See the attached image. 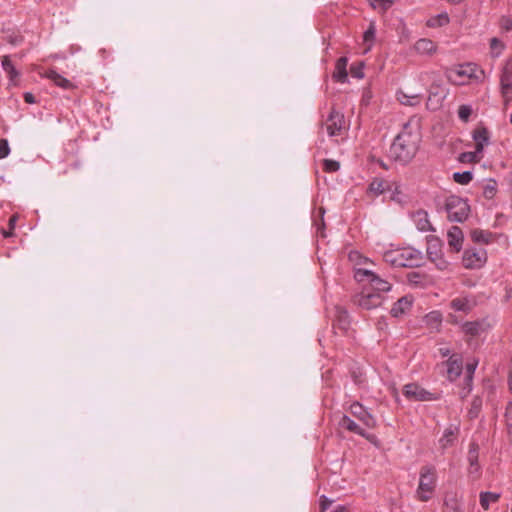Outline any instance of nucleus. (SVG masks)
<instances>
[{"mask_svg": "<svg viewBox=\"0 0 512 512\" xmlns=\"http://www.w3.org/2000/svg\"><path fill=\"white\" fill-rule=\"evenodd\" d=\"M340 165L337 161L326 159L324 160V169L327 172H335L339 169Z\"/></svg>", "mask_w": 512, "mask_h": 512, "instance_id": "a18cd8bd", "label": "nucleus"}, {"mask_svg": "<svg viewBox=\"0 0 512 512\" xmlns=\"http://www.w3.org/2000/svg\"><path fill=\"white\" fill-rule=\"evenodd\" d=\"M411 218L420 232H429L434 230L426 211L417 210L411 214Z\"/></svg>", "mask_w": 512, "mask_h": 512, "instance_id": "ddd939ff", "label": "nucleus"}, {"mask_svg": "<svg viewBox=\"0 0 512 512\" xmlns=\"http://www.w3.org/2000/svg\"><path fill=\"white\" fill-rule=\"evenodd\" d=\"M349 259L351 261H357V260H362V257L358 252H351L349 254Z\"/></svg>", "mask_w": 512, "mask_h": 512, "instance_id": "603ef678", "label": "nucleus"}, {"mask_svg": "<svg viewBox=\"0 0 512 512\" xmlns=\"http://www.w3.org/2000/svg\"><path fill=\"white\" fill-rule=\"evenodd\" d=\"M447 378L450 381L456 380L462 371V360L459 356L453 355L447 361Z\"/></svg>", "mask_w": 512, "mask_h": 512, "instance_id": "aec40b11", "label": "nucleus"}, {"mask_svg": "<svg viewBox=\"0 0 512 512\" xmlns=\"http://www.w3.org/2000/svg\"><path fill=\"white\" fill-rule=\"evenodd\" d=\"M388 187L389 185L385 180L374 179L369 186V191L375 196H378L383 194L388 189Z\"/></svg>", "mask_w": 512, "mask_h": 512, "instance_id": "7c9ffc66", "label": "nucleus"}, {"mask_svg": "<svg viewBox=\"0 0 512 512\" xmlns=\"http://www.w3.org/2000/svg\"><path fill=\"white\" fill-rule=\"evenodd\" d=\"M468 460L470 463V472L471 473L478 472V470H479L478 453H477V447L474 444L471 445V448L469 450Z\"/></svg>", "mask_w": 512, "mask_h": 512, "instance_id": "f704fd0d", "label": "nucleus"}, {"mask_svg": "<svg viewBox=\"0 0 512 512\" xmlns=\"http://www.w3.org/2000/svg\"><path fill=\"white\" fill-rule=\"evenodd\" d=\"M496 182L493 180H490L485 186L483 190V194L486 198L491 199L494 197L496 193Z\"/></svg>", "mask_w": 512, "mask_h": 512, "instance_id": "ea45409f", "label": "nucleus"}, {"mask_svg": "<svg viewBox=\"0 0 512 512\" xmlns=\"http://www.w3.org/2000/svg\"><path fill=\"white\" fill-rule=\"evenodd\" d=\"M46 77L54 82L57 86L64 89H69L72 87V83L68 79L64 78L54 70L47 71Z\"/></svg>", "mask_w": 512, "mask_h": 512, "instance_id": "393cba45", "label": "nucleus"}, {"mask_svg": "<svg viewBox=\"0 0 512 512\" xmlns=\"http://www.w3.org/2000/svg\"><path fill=\"white\" fill-rule=\"evenodd\" d=\"M449 23V16L447 13H441L436 16L431 17L427 21V26L431 28L445 26Z\"/></svg>", "mask_w": 512, "mask_h": 512, "instance_id": "2f4dec72", "label": "nucleus"}, {"mask_svg": "<svg viewBox=\"0 0 512 512\" xmlns=\"http://www.w3.org/2000/svg\"><path fill=\"white\" fill-rule=\"evenodd\" d=\"M350 411L352 415L359 419L366 427L373 428L376 425L375 418L366 411L360 403H353L350 406Z\"/></svg>", "mask_w": 512, "mask_h": 512, "instance_id": "9b49d317", "label": "nucleus"}, {"mask_svg": "<svg viewBox=\"0 0 512 512\" xmlns=\"http://www.w3.org/2000/svg\"><path fill=\"white\" fill-rule=\"evenodd\" d=\"M510 122H511V124H512V114L510 115Z\"/></svg>", "mask_w": 512, "mask_h": 512, "instance_id": "e2e57ef3", "label": "nucleus"}, {"mask_svg": "<svg viewBox=\"0 0 512 512\" xmlns=\"http://www.w3.org/2000/svg\"><path fill=\"white\" fill-rule=\"evenodd\" d=\"M473 179V174L470 171L455 172L453 174V180L461 185L469 184Z\"/></svg>", "mask_w": 512, "mask_h": 512, "instance_id": "c9c22d12", "label": "nucleus"}, {"mask_svg": "<svg viewBox=\"0 0 512 512\" xmlns=\"http://www.w3.org/2000/svg\"><path fill=\"white\" fill-rule=\"evenodd\" d=\"M343 318H346V312H343ZM340 321H341V322L343 321V323H344V324H346V322H345V320H344V319H342V318H341V319H340Z\"/></svg>", "mask_w": 512, "mask_h": 512, "instance_id": "bf43d9fd", "label": "nucleus"}, {"mask_svg": "<svg viewBox=\"0 0 512 512\" xmlns=\"http://www.w3.org/2000/svg\"><path fill=\"white\" fill-rule=\"evenodd\" d=\"M404 396L413 401H428L432 400V394L417 384H407L403 388Z\"/></svg>", "mask_w": 512, "mask_h": 512, "instance_id": "9d476101", "label": "nucleus"}, {"mask_svg": "<svg viewBox=\"0 0 512 512\" xmlns=\"http://www.w3.org/2000/svg\"><path fill=\"white\" fill-rule=\"evenodd\" d=\"M344 124V116L335 110L331 111L326 121V130L328 135L330 137L340 135L345 127Z\"/></svg>", "mask_w": 512, "mask_h": 512, "instance_id": "1a4fd4ad", "label": "nucleus"}, {"mask_svg": "<svg viewBox=\"0 0 512 512\" xmlns=\"http://www.w3.org/2000/svg\"><path fill=\"white\" fill-rule=\"evenodd\" d=\"M437 470L432 465L421 467L419 472V483L416 489L417 499L427 502L434 496L437 486Z\"/></svg>", "mask_w": 512, "mask_h": 512, "instance_id": "7ed1b4c3", "label": "nucleus"}, {"mask_svg": "<svg viewBox=\"0 0 512 512\" xmlns=\"http://www.w3.org/2000/svg\"><path fill=\"white\" fill-rule=\"evenodd\" d=\"M461 329L466 335L478 336L485 331V325L483 322L479 321L465 322Z\"/></svg>", "mask_w": 512, "mask_h": 512, "instance_id": "b1692460", "label": "nucleus"}, {"mask_svg": "<svg viewBox=\"0 0 512 512\" xmlns=\"http://www.w3.org/2000/svg\"><path fill=\"white\" fill-rule=\"evenodd\" d=\"M427 255L431 261H436L442 255L441 247L437 241H430L427 247Z\"/></svg>", "mask_w": 512, "mask_h": 512, "instance_id": "72a5a7b5", "label": "nucleus"}, {"mask_svg": "<svg viewBox=\"0 0 512 512\" xmlns=\"http://www.w3.org/2000/svg\"><path fill=\"white\" fill-rule=\"evenodd\" d=\"M505 417L507 425L509 427H512V404L507 408Z\"/></svg>", "mask_w": 512, "mask_h": 512, "instance_id": "8fccbe9b", "label": "nucleus"}, {"mask_svg": "<svg viewBox=\"0 0 512 512\" xmlns=\"http://www.w3.org/2000/svg\"><path fill=\"white\" fill-rule=\"evenodd\" d=\"M334 512H348L347 509L343 506H338Z\"/></svg>", "mask_w": 512, "mask_h": 512, "instance_id": "6e6d98bb", "label": "nucleus"}, {"mask_svg": "<svg viewBox=\"0 0 512 512\" xmlns=\"http://www.w3.org/2000/svg\"><path fill=\"white\" fill-rule=\"evenodd\" d=\"M445 74L451 84L461 86L467 84L470 79L481 80L484 72L476 64L467 63L449 68Z\"/></svg>", "mask_w": 512, "mask_h": 512, "instance_id": "20e7f679", "label": "nucleus"}, {"mask_svg": "<svg viewBox=\"0 0 512 512\" xmlns=\"http://www.w3.org/2000/svg\"><path fill=\"white\" fill-rule=\"evenodd\" d=\"M471 238L474 242L486 244L490 242L492 234L485 230L475 229L471 232Z\"/></svg>", "mask_w": 512, "mask_h": 512, "instance_id": "473e14b6", "label": "nucleus"}, {"mask_svg": "<svg viewBox=\"0 0 512 512\" xmlns=\"http://www.w3.org/2000/svg\"><path fill=\"white\" fill-rule=\"evenodd\" d=\"M449 306L456 312L467 314L475 306V300L470 296H460L452 299Z\"/></svg>", "mask_w": 512, "mask_h": 512, "instance_id": "f8f14e48", "label": "nucleus"}, {"mask_svg": "<svg viewBox=\"0 0 512 512\" xmlns=\"http://www.w3.org/2000/svg\"><path fill=\"white\" fill-rule=\"evenodd\" d=\"M417 278H419V275L416 274V273H412V274L409 275V281L410 282L417 283Z\"/></svg>", "mask_w": 512, "mask_h": 512, "instance_id": "5fc2aeb1", "label": "nucleus"}, {"mask_svg": "<svg viewBox=\"0 0 512 512\" xmlns=\"http://www.w3.org/2000/svg\"><path fill=\"white\" fill-rule=\"evenodd\" d=\"M24 99L29 104L35 103V97H34V95L32 93H29V92L25 93L24 94Z\"/></svg>", "mask_w": 512, "mask_h": 512, "instance_id": "3c124183", "label": "nucleus"}, {"mask_svg": "<svg viewBox=\"0 0 512 512\" xmlns=\"http://www.w3.org/2000/svg\"><path fill=\"white\" fill-rule=\"evenodd\" d=\"M459 432V427L455 424L449 425L443 432V435L439 439V446L444 451L451 445H453L454 441L457 438Z\"/></svg>", "mask_w": 512, "mask_h": 512, "instance_id": "f3484780", "label": "nucleus"}, {"mask_svg": "<svg viewBox=\"0 0 512 512\" xmlns=\"http://www.w3.org/2000/svg\"><path fill=\"white\" fill-rule=\"evenodd\" d=\"M375 36V28L371 25L364 33V41L371 42Z\"/></svg>", "mask_w": 512, "mask_h": 512, "instance_id": "de8ad7c7", "label": "nucleus"}, {"mask_svg": "<svg viewBox=\"0 0 512 512\" xmlns=\"http://www.w3.org/2000/svg\"><path fill=\"white\" fill-rule=\"evenodd\" d=\"M17 215H13L9 220V226L10 229H13L15 227L16 221H17Z\"/></svg>", "mask_w": 512, "mask_h": 512, "instance_id": "864d4df0", "label": "nucleus"}, {"mask_svg": "<svg viewBox=\"0 0 512 512\" xmlns=\"http://www.w3.org/2000/svg\"><path fill=\"white\" fill-rule=\"evenodd\" d=\"M440 352H441V354H442L444 357H445V356H447V355L449 354V350H448V349H443V348H441V349H440Z\"/></svg>", "mask_w": 512, "mask_h": 512, "instance_id": "4d7b16f0", "label": "nucleus"}, {"mask_svg": "<svg viewBox=\"0 0 512 512\" xmlns=\"http://www.w3.org/2000/svg\"><path fill=\"white\" fill-rule=\"evenodd\" d=\"M414 50L422 56H432L437 52V45L428 38H421L414 44Z\"/></svg>", "mask_w": 512, "mask_h": 512, "instance_id": "dca6fc26", "label": "nucleus"}, {"mask_svg": "<svg viewBox=\"0 0 512 512\" xmlns=\"http://www.w3.org/2000/svg\"><path fill=\"white\" fill-rule=\"evenodd\" d=\"M10 235H11V233H6V232L4 233V236H5V237H8V236H10Z\"/></svg>", "mask_w": 512, "mask_h": 512, "instance_id": "680f3d73", "label": "nucleus"}, {"mask_svg": "<svg viewBox=\"0 0 512 512\" xmlns=\"http://www.w3.org/2000/svg\"><path fill=\"white\" fill-rule=\"evenodd\" d=\"M501 93L505 103L508 104L512 100V62H507L500 76Z\"/></svg>", "mask_w": 512, "mask_h": 512, "instance_id": "0eeeda50", "label": "nucleus"}, {"mask_svg": "<svg viewBox=\"0 0 512 512\" xmlns=\"http://www.w3.org/2000/svg\"><path fill=\"white\" fill-rule=\"evenodd\" d=\"M347 63L348 59L346 57H341L337 60L336 66H335V72L333 74V77L341 83H345L347 81Z\"/></svg>", "mask_w": 512, "mask_h": 512, "instance_id": "5701e85b", "label": "nucleus"}, {"mask_svg": "<svg viewBox=\"0 0 512 512\" xmlns=\"http://www.w3.org/2000/svg\"><path fill=\"white\" fill-rule=\"evenodd\" d=\"M486 260V251L483 249H467L463 254V265L468 269L481 268Z\"/></svg>", "mask_w": 512, "mask_h": 512, "instance_id": "423d86ee", "label": "nucleus"}, {"mask_svg": "<svg viewBox=\"0 0 512 512\" xmlns=\"http://www.w3.org/2000/svg\"><path fill=\"white\" fill-rule=\"evenodd\" d=\"M396 98L402 105L415 106L420 103L421 93H406L402 90H399L396 93Z\"/></svg>", "mask_w": 512, "mask_h": 512, "instance_id": "4be33fe9", "label": "nucleus"}, {"mask_svg": "<svg viewBox=\"0 0 512 512\" xmlns=\"http://www.w3.org/2000/svg\"><path fill=\"white\" fill-rule=\"evenodd\" d=\"M501 26L506 31L512 29V16H505L501 19Z\"/></svg>", "mask_w": 512, "mask_h": 512, "instance_id": "49530a36", "label": "nucleus"}, {"mask_svg": "<svg viewBox=\"0 0 512 512\" xmlns=\"http://www.w3.org/2000/svg\"><path fill=\"white\" fill-rule=\"evenodd\" d=\"M472 137L475 141V148L483 154L485 146L489 144V131L485 127H478L473 131Z\"/></svg>", "mask_w": 512, "mask_h": 512, "instance_id": "6ab92c4d", "label": "nucleus"}, {"mask_svg": "<svg viewBox=\"0 0 512 512\" xmlns=\"http://www.w3.org/2000/svg\"><path fill=\"white\" fill-rule=\"evenodd\" d=\"M364 63L360 62L357 65H352L350 68V73L352 77L362 79L364 77Z\"/></svg>", "mask_w": 512, "mask_h": 512, "instance_id": "a19ab883", "label": "nucleus"}, {"mask_svg": "<svg viewBox=\"0 0 512 512\" xmlns=\"http://www.w3.org/2000/svg\"><path fill=\"white\" fill-rule=\"evenodd\" d=\"M370 5L374 9H380L381 11H386L389 9L392 4L395 2V0H368Z\"/></svg>", "mask_w": 512, "mask_h": 512, "instance_id": "4c0bfd02", "label": "nucleus"}, {"mask_svg": "<svg viewBox=\"0 0 512 512\" xmlns=\"http://www.w3.org/2000/svg\"><path fill=\"white\" fill-rule=\"evenodd\" d=\"M450 318H451V321H452V322L456 323V319L454 318V316H453V315H450Z\"/></svg>", "mask_w": 512, "mask_h": 512, "instance_id": "052dcab7", "label": "nucleus"}, {"mask_svg": "<svg viewBox=\"0 0 512 512\" xmlns=\"http://www.w3.org/2000/svg\"><path fill=\"white\" fill-rule=\"evenodd\" d=\"M1 65L3 70L9 75L11 81H14V79L18 77V72L12 64L9 56L5 55L2 57Z\"/></svg>", "mask_w": 512, "mask_h": 512, "instance_id": "c756f323", "label": "nucleus"}, {"mask_svg": "<svg viewBox=\"0 0 512 512\" xmlns=\"http://www.w3.org/2000/svg\"><path fill=\"white\" fill-rule=\"evenodd\" d=\"M445 209L448 219L454 222L464 221L470 211L466 200L458 196H450L446 200Z\"/></svg>", "mask_w": 512, "mask_h": 512, "instance_id": "39448f33", "label": "nucleus"}, {"mask_svg": "<svg viewBox=\"0 0 512 512\" xmlns=\"http://www.w3.org/2000/svg\"><path fill=\"white\" fill-rule=\"evenodd\" d=\"M420 143V134L406 125L396 136L389 149V157L400 164L409 163L416 155Z\"/></svg>", "mask_w": 512, "mask_h": 512, "instance_id": "f257e3e1", "label": "nucleus"}, {"mask_svg": "<svg viewBox=\"0 0 512 512\" xmlns=\"http://www.w3.org/2000/svg\"><path fill=\"white\" fill-rule=\"evenodd\" d=\"M426 322L438 326L441 323V315L438 312H431L426 316Z\"/></svg>", "mask_w": 512, "mask_h": 512, "instance_id": "37998d69", "label": "nucleus"}, {"mask_svg": "<svg viewBox=\"0 0 512 512\" xmlns=\"http://www.w3.org/2000/svg\"><path fill=\"white\" fill-rule=\"evenodd\" d=\"M419 80L423 84H425L427 81L431 80L432 84H431V86L429 88L430 95L436 96V95L439 94V89L442 86V80L439 77L437 72H435V71H428V72L421 73L419 75Z\"/></svg>", "mask_w": 512, "mask_h": 512, "instance_id": "4468645a", "label": "nucleus"}, {"mask_svg": "<svg viewBox=\"0 0 512 512\" xmlns=\"http://www.w3.org/2000/svg\"><path fill=\"white\" fill-rule=\"evenodd\" d=\"M477 365H478V361H476V360H474L473 362L467 363V365H466V380L468 382L472 381V377L476 370Z\"/></svg>", "mask_w": 512, "mask_h": 512, "instance_id": "79ce46f5", "label": "nucleus"}, {"mask_svg": "<svg viewBox=\"0 0 512 512\" xmlns=\"http://www.w3.org/2000/svg\"><path fill=\"white\" fill-rule=\"evenodd\" d=\"M10 153L8 141L0 139V159L6 158Z\"/></svg>", "mask_w": 512, "mask_h": 512, "instance_id": "c03bdc74", "label": "nucleus"}, {"mask_svg": "<svg viewBox=\"0 0 512 512\" xmlns=\"http://www.w3.org/2000/svg\"><path fill=\"white\" fill-rule=\"evenodd\" d=\"M511 512H512V509H511Z\"/></svg>", "mask_w": 512, "mask_h": 512, "instance_id": "0e129e2a", "label": "nucleus"}, {"mask_svg": "<svg viewBox=\"0 0 512 512\" xmlns=\"http://www.w3.org/2000/svg\"><path fill=\"white\" fill-rule=\"evenodd\" d=\"M355 301L359 307L370 310L379 307L383 302V297L380 293L363 291Z\"/></svg>", "mask_w": 512, "mask_h": 512, "instance_id": "6e6552de", "label": "nucleus"}, {"mask_svg": "<svg viewBox=\"0 0 512 512\" xmlns=\"http://www.w3.org/2000/svg\"><path fill=\"white\" fill-rule=\"evenodd\" d=\"M483 154L481 152H478V150L475 148L474 151L469 152H463L459 155L458 160L461 163H478L482 160Z\"/></svg>", "mask_w": 512, "mask_h": 512, "instance_id": "a878e982", "label": "nucleus"}, {"mask_svg": "<svg viewBox=\"0 0 512 512\" xmlns=\"http://www.w3.org/2000/svg\"><path fill=\"white\" fill-rule=\"evenodd\" d=\"M463 232L458 226H452L447 232V240L451 249L459 252L463 244Z\"/></svg>", "mask_w": 512, "mask_h": 512, "instance_id": "2eb2a0df", "label": "nucleus"}, {"mask_svg": "<svg viewBox=\"0 0 512 512\" xmlns=\"http://www.w3.org/2000/svg\"><path fill=\"white\" fill-rule=\"evenodd\" d=\"M438 269L445 270L448 268L449 263L441 255L436 261H433Z\"/></svg>", "mask_w": 512, "mask_h": 512, "instance_id": "09e8293b", "label": "nucleus"}, {"mask_svg": "<svg viewBox=\"0 0 512 512\" xmlns=\"http://www.w3.org/2000/svg\"><path fill=\"white\" fill-rule=\"evenodd\" d=\"M369 285L373 290L377 291L376 293L380 294L381 292H387L391 289V284L387 280L380 278L377 274L372 278V282L369 283Z\"/></svg>", "mask_w": 512, "mask_h": 512, "instance_id": "bb28decb", "label": "nucleus"}, {"mask_svg": "<svg viewBox=\"0 0 512 512\" xmlns=\"http://www.w3.org/2000/svg\"><path fill=\"white\" fill-rule=\"evenodd\" d=\"M500 494L495 492H481L480 493V505L483 509L487 510L491 503H495L499 500Z\"/></svg>", "mask_w": 512, "mask_h": 512, "instance_id": "cd10ccee", "label": "nucleus"}, {"mask_svg": "<svg viewBox=\"0 0 512 512\" xmlns=\"http://www.w3.org/2000/svg\"><path fill=\"white\" fill-rule=\"evenodd\" d=\"M375 275L373 271L366 268H357L354 272V277L358 282H366L368 284L372 282V278H374Z\"/></svg>", "mask_w": 512, "mask_h": 512, "instance_id": "c85d7f7f", "label": "nucleus"}, {"mask_svg": "<svg viewBox=\"0 0 512 512\" xmlns=\"http://www.w3.org/2000/svg\"><path fill=\"white\" fill-rule=\"evenodd\" d=\"M509 389L512 393V371L510 372V375H509Z\"/></svg>", "mask_w": 512, "mask_h": 512, "instance_id": "13d9d810", "label": "nucleus"}, {"mask_svg": "<svg viewBox=\"0 0 512 512\" xmlns=\"http://www.w3.org/2000/svg\"><path fill=\"white\" fill-rule=\"evenodd\" d=\"M339 424L342 428L347 429L348 431L358 434L362 437H365L371 442H373L375 439L374 435L365 433V431L356 422H354L347 416H343Z\"/></svg>", "mask_w": 512, "mask_h": 512, "instance_id": "a211bd4d", "label": "nucleus"}, {"mask_svg": "<svg viewBox=\"0 0 512 512\" xmlns=\"http://www.w3.org/2000/svg\"><path fill=\"white\" fill-rule=\"evenodd\" d=\"M472 114V107L470 105H461L458 109V117L463 122H468Z\"/></svg>", "mask_w": 512, "mask_h": 512, "instance_id": "58836bf2", "label": "nucleus"}, {"mask_svg": "<svg viewBox=\"0 0 512 512\" xmlns=\"http://www.w3.org/2000/svg\"><path fill=\"white\" fill-rule=\"evenodd\" d=\"M504 43L498 38H492L490 40V53L491 56L496 58L499 57L502 51L504 50Z\"/></svg>", "mask_w": 512, "mask_h": 512, "instance_id": "e433bc0d", "label": "nucleus"}, {"mask_svg": "<svg viewBox=\"0 0 512 512\" xmlns=\"http://www.w3.org/2000/svg\"><path fill=\"white\" fill-rule=\"evenodd\" d=\"M422 258V253L412 247L393 248L383 254L384 261L393 267H415Z\"/></svg>", "mask_w": 512, "mask_h": 512, "instance_id": "f03ea898", "label": "nucleus"}, {"mask_svg": "<svg viewBox=\"0 0 512 512\" xmlns=\"http://www.w3.org/2000/svg\"><path fill=\"white\" fill-rule=\"evenodd\" d=\"M412 302L413 299L409 296L400 298L391 308V315L398 318L406 314L411 309Z\"/></svg>", "mask_w": 512, "mask_h": 512, "instance_id": "412c9836", "label": "nucleus"}]
</instances>
